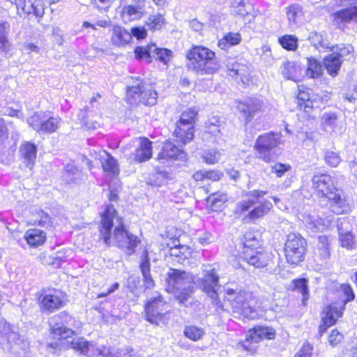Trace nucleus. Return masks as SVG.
I'll return each mask as SVG.
<instances>
[{
    "mask_svg": "<svg viewBox=\"0 0 357 357\" xmlns=\"http://www.w3.org/2000/svg\"><path fill=\"white\" fill-rule=\"evenodd\" d=\"M8 24L0 22V52L5 54L10 52L12 47V44L8 38Z\"/></svg>",
    "mask_w": 357,
    "mask_h": 357,
    "instance_id": "39",
    "label": "nucleus"
},
{
    "mask_svg": "<svg viewBox=\"0 0 357 357\" xmlns=\"http://www.w3.org/2000/svg\"><path fill=\"white\" fill-rule=\"evenodd\" d=\"M163 24L164 18L160 14L150 15L146 22V25L151 30L160 29Z\"/></svg>",
    "mask_w": 357,
    "mask_h": 357,
    "instance_id": "54",
    "label": "nucleus"
},
{
    "mask_svg": "<svg viewBox=\"0 0 357 357\" xmlns=\"http://www.w3.org/2000/svg\"><path fill=\"white\" fill-rule=\"evenodd\" d=\"M186 58L188 68L201 75L214 73L221 66L215 52L204 46H193L188 51Z\"/></svg>",
    "mask_w": 357,
    "mask_h": 357,
    "instance_id": "4",
    "label": "nucleus"
},
{
    "mask_svg": "<svg viewBox=\"0 0 357 357\" xmlns=\"http://www.w3.org/2000/svg\"><path fill=\"white\" fill-rule=\"evenodd\" d=\"M197 112L192 108L183 111L178 123H190L195 126Z\"/></svg>",
    "mask_w": 357,
    "mask_h": 357,
    "instance_id": "55",
    "label": "nucleus"
},
{
    "mask_svg": "<svg viewBox=\"0 0 357 357\" xmlns=\"http://www.w3.org/2000/svg\"><path fill=\"white\" fill-rule=\"evenodd\" d=\"M241 41V36L240 33L230 32L219 40L218 45L222 50H227L231 46L239 44Z\"/></svg>",
    "mask_w": 357,
    "mask_h": 357,
    "instance_id": "42",
    "label": "nucleus"
},
{
    "mask_svg": "<svg viewBox=\"0 0 357 357\" xmlns=\"http://www.w3.org/2000/svg\"><path fill=\"white\" fill-rule=\"evenodd\" d=\"M154 44L145 47H137L135 50V57L139 60H145L147 63L152 62Z\"/></svg>",
    "mask_w": 357,
    "mask_h": 357,
    "instance_id": "45",
    "label": "nucleus"
},
{
    "mask_svg": "<svg viewBox=\"0 0 357 357\" xmlns=\"http://www.w3.org/2000/svg\"><path fill=\"white\" fill-rule=\"evenodd\" d=\"M339 240L342 247L348 250H352L356 248L354 236L351 231H339Z\"/></svg>",
    "mask_w": 357,
    "mask_h": 357,
    "instance_id": "48",
    "label": "nucleus"
},
{
    "mask_svg": "<svg viewBox=\"0 0 357 357\" xmlns=\"http://www.w3.org/2000/svg\"><path fill=\"white\" fill-rule=\"evenodd\" d=\"M331 241L326 236H319L317 249L318 255L323 260L328 259L331 257Z\"/></svg>",
    "mask_w": 357,
    "mask_h": 357,
    "instance_id": "38",
    "label": "nucleus"
},
{
    "mask_svg": "<svg viewBox=\"0 0 357 357\" xmlns=\"http://www.w3.org/2000/svg\"><path fill=\"white\" fill-rule=\"evenodd\" d=\"M82 174L73 164H68L62 174V180L67 183H75L82 178Z\"/></svg>",
    "mask_w": 357,
    "mask_h": 357,
    "instance_id": "37",
    "label": "nucleus"
},
{
    "mask_svg": "<svg viewBox=\"0 0 357 357\" xmlns=\"http://www.w3.org/2000/svg\"><path fill=\"white\" fill-rule=\"evenodd\" d=\"M194 127L190 123H176V127L174 131V136L177 142L183 144L190 142L194 138Z\"/></svg>",
    "mask_w": 357,
    "mask_h": 357,
    "instance_id": "24",
    "label": "nucleus"
},
{
    "mask_svg": "<svg viewBox=\"0 0 357 357\" xmlns=\"http://www.w3.org/2000/svg\"><path fill=\"white\" fill-rule=\"evenodd\" d=\"M143 8L138 5L125 6L121 10V17L125 22L140 19Z\"/></svg>",
    "mask_w": 357,
    "mask_h": 357,
    "instance_id": "35",
    "label": "nucleus"
},
{
    "mask_svg": "<svg viewBox=\"0 0 357 357\" xmlns=\"http://www.w3.org/2000/svg\"><path fill=\"white\" fill-rule=\"evenodd\" d=\"M96 159L98 160L102 165V167L105 172L113 174L118 173L116 160L107 152L102 151L96 155Z\"/></svg>",
    "mask_w": 357,
    "mask_h": 357,
    "instance_id": "32",
    "label": "nucleus"
},
{
    "mask_svg": "<svg viewBox=\"0 0 357 357\" xmlns=\"http://www.w3.org/2000/svg\"><path fill=\"white\" fill-rule=\"evenodd\" d=\"M261 60H263L267 65H271L274 61V58L272 56L271 47L268 45H263L258 52Z\"/></svg>",
    "mask_w": 357,
    "mask_h": 357,
    "instance_id": "56",
    "label": "nucleus"
},
{
    "mask_svg": "<svg viewBox=\"0 0 357 357\" xmlns=\"http://www.w3.org/2000/svg\"><path fill=\"white\" fill-rule=\"evenodd\" d=\"M280 71L284 78L294 82L298 80L301 70L295 62L289 61L283 62L280 66Z\"/></svg>",
    "mask_w": 357,
    "mask_h": 357,
    "instance_id": "33",
    "label": "nucleus"
},
{
    "mask_svg": "<svg viewBox=\"0 0 357 357\" xmlns=\"http://www.w3.org/2000/svg\"><path fill=\"white\" fill-rule=\"evenodd\" d=\"M241 255L248 264L256 268L266 266L271 259V254L259 247L242 250Z\"/></svg>",
    "mask_w": 357,
    "mask_h": 357,
    "instance_id": "17",
    "label": "nucleus"
},
{
    "mask_svg": "<svg viewBox=\"0 0 357 357\" xmlns=\"http://www.w3.org/2000/svg\"><path fill=\"white\" fill-rule=\"evenodd\" d=\"M142 81L137 79L135 85L127 89V100L132 105L140 103L144 105L153 106L157 102L158 94L151 86H146Z\"/></svg>",
    "mask_w": 357,
    "mask_h": 357,
    "instance_id": "9",
    "label": "nucleus"
},
{
    "mask_svg": "<svg viewBox=\"0 0 357 357\" xmlns=\"http://www.w3.org/2000/svg\"><path fill=\"white\" fill-rule=\"evenodd\" d=\"M232 6L236 14L241 17L251 14L253 10V6L246 0H234Z\"/></svg>",
    "mask_w": 357,
    "mask_h": 357,
    "instance_id": "44",
    "label": "nucleus"
},
{
    "mask_svg": "<svg viewBox=\"0 0 357 357\" xmlns=\"http://www.w3.org/2000/svg\"><path fill=\"white\" fill-rule=\"evenodd\" d=\"M324 69L320 61L314 57L307 58L306 75L312 79L319 78L323 75Z\"/></svg>",
    "mask_w": 357,
    "mask_h": 357,
    "instance_id": "34",
    "label": "nucleus"
},
{
    "mask_svg": "<svg viewBox=\"0 0 357 357\" xmlns=\"http://www.w3.org/2000/svg\"><path fill=\"white\" fill-rule=\"evenodd\" d=\"M100 238L107 245L112 243L125 249L128 255H132L139 243L138 238L125 229L122 218L112 205L106 206L101 213L99 226Z\"/></svg>",
    "mask_w": 357,
    "mask_h": 357,
    "instance_id": "1",
    "label": "nucleus"
},
{
    "mask_svg": "<svg viewBox=\"0 0 357 357\" xmlns=\"http://www.w3.org/2000/svg\"><path fill=\"white\" fill-rule=\"evenodd\" d=\"M220 158V153L216 149H209L202 154L204 161L207 164H215Z\"/></svg>",
    "mask_w": 357,
    "mask_h": 357,
    "instance_id": "59",
    "label": "nucleus"
},
{
    "mask_svg": "<svg viewBox=\"0 0 357 357\" xmlns=\"http://www.w3.org/2000/svg\"><path fill=\"white\" fill-rule=\"evenodd\" d=\"M337 116L335 112H324L321 116V125L323 129L328 132H333L337 125Z\"/></svg>",
    "mask_w": 357,
    "mask_h": 357,
    "instance_id": "41",
    "label": "nucleus"
},
{
    "mask_svg": "<svg viewBox=\"0 0 357 357\" xmlns=\"http://www.w3.org/2000/svg\"><path fill=\"white\" fill-rule=\"evenodd\" d=\"M302 217V220L306 227L312 232L323 231L332 224L331 220H323L314 213H305Z\"/></svg>",
    "mask_w": 357,
    "mask_h": 357,
    "instance_id": "22",
    "label": "nucleus"
},
{
    "mask_svg": "<svg viewBox=\"0 0 357 357\" xmlns=\"http://www.w3.org/2000/svg\"><path fill=\"white\" fill-rule=\"evenodd\" d=\"M263 106V101L257 98H252L239 102L237 109L245 118L248 122H250L256 113L261 110Z\"/></svg>",
    "mask_w": 357,
    "mask_h": 357,
    "instance_id": "21",
    "label": "nucleus"
},
{
    "mask_svg": "<svg viewBox=\"0 0 357 357\" xmlns=\"http://www.w3.org/2000/svg\"><path fill=\"white\" fill-rule=\"evenodd\" d=\"M313 347L309 343H305L294 357H311Z\"/></svg>",
    "mask_w": 357,
    "mask_h": 357,
    "instance_id": "64",
    "label": "nucleus"
},
{
    "mask_svg": "<svg viewBox=\"0 0 357 357\" xmlns=\"http://www.w3.org/2000/svg\"><path fill=\"white\" fill-rule=\"evenodd\" d=\"M280 144V135L269 132L259 135L253 146L255 157L265 162H270L275 158V149Z\"/></svg>",
    "mask_w": 357,
    "mask_h": 357,
    "instance_id": "7",
    "label": "nucleus"
},
{
    "mask_svg": "<svg viewBox=\"0 0 357 357\" xmlns=\"http://www.w3.org/2000/svg\"><path fill=\"white\" fill-rule=\"evenodd\" d=\"M202 276L195 280V286L199 288L211 299L217 298V287L219 276L212 264L202 266Z\"/></svg>",
    "mask_w": 357,
    "mask_h": 357,
    "instance_id": "12",
    "label": "nucleus"
},
{
    "mask_svg": "<svg viewBox=\"0 0 357 357\" xmlns=\"http://www.w3.org/2000/svg\"><path fill=\"white\" fill-rule=\"evenodd\" d=\"M71 348L80 354L89 356H99L104 357H114L109 348L105 347H96L95 344L89 342L83 337L74 338L70 342Z\"/></svg>",
    "mask_w": 357,
    "mask_h": 357,
    "instance_id": "15",
    "label": "nucleus"
},
{
    "mask_svg": "<svg viewBox=\"0 0 357 357\" xmlns=\"http://www.w3.org/2000/svg\"><path fill=\"white\" fill-rule=\"evenodd\" d=\"M224 128L222 121L216 117L211 118L205 123V131L203 133V139L208 142L222 145L225 140L222 138L221 130Z\"/></svg>",
    "mask_w": 357,
    "mask_h": 357,
    "instance_id": "18",
    "label": "nucleus"
},
{
    "mask_svg": "<svg viewBox=\"0 0 357 357\" xmlns=\"http://www.w3.org/2000/svg\"><path fill=\"white\" fill-rule=\"evenodd\" d=\"M308 38L313 46L319 52H326L327 50L334 51V47H331V43L324 33L312 32Z\"/></svg>",
    "mask_w": 357,
    "mask_h": 357,
    "instance_id": "30",
    "label": "nucleus"
},
{
    "mask_svg": "<svg viewBox=\"0 0 357 357\" xmlns=\"http://www.w3.org/2000/svg\"><path fill=\"white\" fill-rule=\"evenodd\" d=\"M303 15V8L296 3L287 8V16L289 22L296 23V20Z\"/></svg>",
    "mask_w": 357,
    "mask_h": 357,
    "instance_id": "53",
    "label": "nucleus"
},
{
    "mask_svg": "<svg viewBox=\"0 0 357 357\" xmlns=\"http://www.w3.org/2000/svg\"><path fill=\"white\" fill-rule=\"evenodd\" d=\"M152 156V142L147 138H139V146L135 150V160L142 162L149 160Z\"/></svg>",
    "mask_w": 357,
    "mask_h": 357,
    "instance_id": "25",
    "label": "nucleus"
},
{
    "mask_svg": "<svg viewBox=\"0 0 357 357\" xmlns=\"http://www.w3.org/2000/svg\"><path fill=\"white\" fill-rule=\"evenodd\" d=\"M271 173L275 174L277 177H282L285 173L289 172L291 170V166L287 164L281 162L275 163L271 167Z\"/></svg>",
    "mask_w": 357,
    "mask_h": 357,
    "instance_id": "58",
    "label": "nucleus"
},
{
    "mask_svg": "<svg viewBox=\"0 0 357 357\" xmlns=\"http://www.w3.org/2000/svg\"><path fill=\"white\" fill-rule=\"evenodd\" d=\"M353 47L351 45L343 46L338 48L337 52H333L335 54H338L339 58L344 60H349L353 56Z\"/></svg>",
    "mask_w": 357,
    "mask_h": 357,
    "instance_id": "62",
    "label": "nucleus"
},
{
    "mask_svg": "<svg viewBox=\"0 0 357 357\" xmlns=\"http://www.w3.org/2000/svg\"><path fill=\"white\" fill-rule=\"evenodd\" d=\"M38 217L40 218L38 220H35V223H37L38 225L47 227L50 225L51 223V218L50 215L45 213L44 211H41L38 212Z\"/></svg>",
    "mask_w": 357,
    "mask_h": 357,
    "instance_id": "63",
    "label": "nucleus"
},
{
    "mask_svg": "<svg viewBox=\"0 0 357 357\" xmlns=\"http://www.w3.org/2000/svg\"><path fill=\"white\" fill-rule=\"evenodd\" d=\"M186 157L185 153L178 148L176 145L170 142L164 144L161 151L157 156V160L162 163L169 160H185Z\"/></svg>",
    "mask_w": 357,
    "mask_h": 357,
    "instance_id": "20",
    "label": "nucleus"
},
{
    "mask_svg": "<svg viewBox=\"0 0 357 357\" xmlns=\"http://www.w3.org/2000/svg\"><path fill=\"white\" fill-rule=\"evenodd\" d=\"M306 241L299 234L290 233L285 243L284 252L287 262L298 264L304 259L306 250Z\"/></svg>",
    "mask_w": 357,
    "mask_h": 357,
    "instance_id": "11",
    "label": "nucleus"
},
{
    "mask_svg": "<svg viewBox=\"0 0 357 357\" xmlns=\"http://www.w3.org/2000/svg\"><path fill=\"white\" fill-rule=\"evenodd\" d=\"M65 315V314L61 313L59 316H54L50 322L52 333L54 337L58 339H66L74 333L71 329L65 327L62 324L56 322L58 319Z\"/></svg>",
    "mask_w": 357,
    "mask_h": 357,
    "instance_id": "28",
    "label": "nucleus"
},
{
    "mask_svg": "<svg viewBox=\"0 0 357 357\" xmlns=\"http://www.w3.org/2000/svg\"><path fill=\"white\" fill-rule=\"evenodd\" d=\"M357 0H335V5L342 7L332 14L333 22L340 30H345L349 24H357Z\"/></svg>",
    "mask_w": 357,
    "mask_h": 357,
    "instance_id": "8",
    "label": "nucleus"
},
{
    "mask_svg": "<svg viewBox=\"0 0 357 357\" xmlns=\"http://www.w3.org/2000/svg\"><path fill=\"white\" fill-rule=\"evenodd\" d=\"M342 63V59L339 58L338 54L333 52L324 59V65L328 75L335 77L338 75Z\"/></svg>",
    "mask_w": 357,
    "mask_h": 357,
    "instance_id": "31",
    "label": "nucleus"
},
{
    "mask_svg": "<svg viewBox=\"0 0 357 357\" xmlns=\"http://www.w3.org/2000/svg\"><path fill=\"white\" fill-rule=\"evenodd\" d=\"M324 160L327 165L331 167H337L341 162L339 154L333 151L327 150L324 154Z\"/></svg>",
    "mask_w": 357,
    "mask_h": 357,
    "instance_id": "57",
    "label": "nucleus"
},
{
    "mask_svg": "<svg viewBox=\"0 0 357 357\" xmlns=\"http://www.w3.org/2000/svg\"><path fill=\"white\" fill-rule=\"evenodd\" d=\"M275 330L272 328L255 326L248 331L245 340L243 343V347L250 351H255V348H252V343H258L264 339L272 340L275 338Z\"/></svg>",
    "mask_w": 357,
    "mask_h": 357,
    "instance_id": "16",
    "label": "nucleus"
},
{
    "mask_svg": "<svg viewBox=\"0 0 357 357\" xmlns=\"http://www.w3.org/2000/svg\"><path fill=\"white\" fill-rule=\"evenodd\" d=\"M272 204L268 201H264L261 204L255 207L249 212L245 218L255 220L267 214L272 208Z\"/></svg>",
    "mask_w": 357,
    "mask_h": 357,
    "instance_id": "43",
    "label": "nucleus"
},
{
    "mask_svg": "<svg viewBox=\"0 0 357 357\" xmlns=\"http://www.w3.org/2000/svg\"><path fill=\"white\" fill-rule=\"evenodd\" d=\"M294 288L303 295V301L305 302L308 299V289L307 286V280L305 278L296 280L294 281Z\"/></svg>",
    "mask_w": 357,
    "mask_h": 357,
    "instance_id": "60",
    "label": "nucleus"
},
{
    "mask_svg": "<svg viewBox=\"0 0 357 357\" xmlns=\"http://www.w3.org/2000/svg\"><path fill=\"white\" fill-rule=\"evenodd\" d=\"M312 182L319 196L326 197L331 201V209L333 213L342 214L349 211V204L334 185L333 179L330 175L316 174L312 177Z\"/></svg>",
    "mask_w": 357,
    "mask_h": 357,
    "instance_id": "3",
    "label": "nucleus"
},
{
    "mask_svg": "<svg viewBox=\"0 0 357 357\" xmlns=\"http://www.w3.org/2000/svg\"><path fill=\"white\" fill-rule=\"evenodd\" d=\"M204 334L203 328L195 326H188L184 329L185 337L195 342L199 340Z\"/></svg>",
    "mask_w": 357,
    "mask_h": 357,
    "instance_id": "50",
    "label": "nucleus"
},
{
    "mask_svg": "<svg viewBox=\"0 0 357 357\" xmlns=\"http://www.w3.org/2000/svg\"><path fill=\"white\" fill-rule=\"evenodd\" d=\"M166 282V290L171 293H175L176 298L178 302L188 306L187 302L195 289L194 275L189 272L170 268L167 273Z\"/></svg>",
    "mask_w": 357,
    "mask_h": 357,
    "instance_id": "2",
    "label": "nucleus"
},
{
    "mask_svg": "<svg viewBox=\"0 0 357 357\" xmlns=\"http://www.w3.org/2000/svg\"><path fill=\"white\" fill-rule=\"evenodd\" d=\"M297 104L300 109L306 113H310L313 108V102L310 100V94L300 91L297 96Z\"/></svg>",
    "mask_w": 357,
    "mask_h": 357,
    "instance_id": "46",
    "label": "nucleus"
},
{
    "mask_svg": "<svg viewBox=\"0 0 357 357\" xmlns=\"http://www.w3.org/2000/svg\"><path fill=\"white\" fill-rule=\"evenodd\" d=\"M132 34L120 26H114L112 29L111 41L114 45L122 46L130 43Z\"/></svg>",
    "mask_w": 357,
    "mask_h": 357,
    "instance_id": "27",
    "label": "nucleus"
},
{
    "mask_svg": "<svg viewBox=\"0 0 357 357\" xmlns=\"http://www.w3.org/2000/svg\"><path fill=\"white\" fill-rule=\"evenodd\" d=\"M225 298L229 303L234 314L250 319L257 317L255 298L252 292L227 288L225 290Z\"/></svg>",
    "mask_w": 357,
    "mask_h": 357,
    "instance_id": "5",
    "label": "nucleus"
},
{
    "mask_svg": "<svg viewBox=\"0 0 357 357\" xmlns=\"http://www.w3.org/2000/svg\"><path fill=\"white\" fill-rule=\"evenodd\" d=\"M65 295L61 291L53 289L45 291L39 297L40 306L42 312L51 313L64 305Z\"/></svg>",
    "mask_w": 357,
    "mask_h": 357,
    "instance_id": "14",
    "label": "nucleus"
},
{
    "mask_svg": "<svg viewBox=\"0 0 357 357\" xmlns=\"http://www.w3.org/2000/svg\"><path fill=\"white\" fill-rule=\"evenodd\" d=\"M243 245V250L254 249L259 247V242L255 234L252 231H248L246 232L244 235Z\"/></svg>",
    "mask_w": 357,
    "mask_h": 357,
    "instance_id": "52",
    "label": "nucleus"
},
{
    "mask_svg": "<svg viewBox=\"0 0 357 357\" xmlns=\"http://www.w3.org/2000/svg\"><path fill=\"white\" fill-rule=\"evenodd\" d=\"M279 43L287 50L294 51L298 47V38L293 35H284L278 38Z\"/></svg>",
    "mask_w": 357,
    "mask_h": 357,
    "instance_id": "47",
    "label": "nucleus"
},
{
    "mask_svg": "<svg viewBox=\"0 0 357 357\" xmlns=\"http://www.w3.org/2000/svg\"><path fill=\"white\" fill-rule=\"evenodd\" d=\"M46 234L38 229H29L24 234V238L31 247L36 248L43 245L46 241Z\"/></svg>",
    "mask_w": 357,
    "mask_h": 357,
    "instance_id": "29",
    "label": "nucleus"
},
{
    "mask_svg": "<svg viewBox=\"0 0 357 357\" xmlns=\"http://www.w3.org/2000/svg\"><path fill=\"white\" fill-rule=\"evenodd\" d=\"M192 254V250L186 245H178L169 249V255L173 257V261L187 265L190 263L189 257Z\"/></svg>",
    "mask_w": 357,
    "mask_h": 357,
    "instance_id": "26",
    "label": "nucleus"
},
{
    "mask_svg": "<svg viewBox=\"0 0 357 357\" xmlns=\"http://www.w3.org/2000/svg\"><path fill=\"white\" fill-rule=\"evenodd\" d=\"M20 153L26 165L31 169L36 158V146L33 144L26 143L21 146Z\"/></svg>",
    "mask_w": 357,
    "mask_h": 357,
    "instance_id": "40",
    "label": "nucleus"
},
{
    "mask_svg": "<svg viewBox=\"0 0 357 357\" xmlns=\"http://www.w3.org/2000/svg\"><path fill=\"white\" fill-rule=\"evenodd\" d=\"M172 52L167 48H158L154 44L153 57L167 64L172 57Z\"/></svg>",
    "mask_w": 357,
    "mask_h": 357,
    "instance_id": "49",
    "label": "nucleus"
},
{
    "mask_svg": "<svg viewBox=\"0 0 357 357\" xmlns=\"http://www.w3.org/2000/svg\"><path fill=\"white\" fill-rule=\"evenodd\" d=\"M27 123L34 130L40 134L55 132L61 123V119L50 116L45 112H36L26 120Z\"/></svg>",
    "mask_w": 357,
    "mask_h": 357,
    "instance_id": "10",
    "label": "nucleus"
},
{
    "mask_svg": "<svg viewBox=\"0 0 357 357\" xmlns=\"http://www.w3.org/2000/svg\"><path fill=\"white\" fill-rule=\"evenodd\" d=\"M166 303L158 296L149 301L145 307V319L152 324L159 326L167 323Z\"/></svg>",
    "mask_w": 357,
    "mask_h": 357,
    "instance_id": "13",
    "label": "nucleus"
},
{
    "mask_svg": "<svg viewBox=\"0 0 357 357\" xmlns=\"http://www.w3.org/2000/svg\"><path fill=\"white\" fill-rule=\"evenodd\" d=\"M139 268L143 277L146 289H151L155 286V282L151 275V263L148 251L145 250L139 259Z\"/></svg>",
    "mask_w": 357,
    "mask_h": 357,
    "instance_id": "23",
    "label": "nucleus"
},
{
    "mask_svg": "<svg viewBox=\"0 0 357 357\" xmlns=\"http://www.w3.org/2000/svg\"><path fill=\"white\" fill-rule=\"evenodd\" d=\"M18 13L33 14L42 17L45 13V4L43 0H15Z\"/></svg>",
    "mask_w": 357,
    "mask_h": 357,
    "instance_id": "19",
    "label": "nucleus"
},
{
    "mask_svg": "<svg viewBox=\"0 0 357 357\" xmlns=\"http://www.w3.org/2000/svg\"><path fill=\"white\" fill-rule=\"evenodd\" d=\"M267 194L266 191L263 190H252L246 193V196L248 197V199H246L248 202H250V206H253L255 205L259 199L261 197H263L265 195Z\"/></svg>",
    "mask_w": 357,
    "mask_h": 357,
    "instance_id": "61",
    "label": "nucleus"
},
{
    "mask_svg": "<svg viewBox=\"0 0 357 357\" xmlns=\"http://www.w3.org/2000/svg\"><path fill=\"white\" fill-rule=\"evenodd\" d=\"M227 67L228 69L229 75L231 77L235 79H238L239 77L241 81L243 82L244 78H245L247 76V66L236 62L234 61V59H232L231 61L228 62Z\"/></svg>",
    "mask_w": 357,
    "mask_h": 357,
    "instance_id": "36",
    "label": "nucleus"
},
{
    "mask_svg": "<svg viewBox=\"0 0 357 357\" xmlns=\"http://www.w3.org/2000/svg\"><path fill=\"white\" fill-rule=\"evenodd\" d=\"M339 297L340 300L337 302L326 306L323 310L322 324L319 326L321 335L327 328L334 325L337 319L342 316L345 305L354 299L355 294L351 287L349 284L341 285Z\"/></svg>",
    "mask_w": 357,
    "mask_h": 357,
    "instance_id": "6",
    "label": "nucleus"
},
{
    "mask_svg": "<svg viewBox=\"0 0 357 357\" xmlns=\"http://www.w3.org/2000/svg\"><path fill=\"white\" fill-rule=\"evenodd\" d=\"M226 200L225 195L212 194L208 197L207 202L213 211H218L222 207Z\"/></svg>",
    "mask_w": 357,
    "mask_h": 357,
    "instance_id": "51",
    "label": "nucleus"
}]
</instances>
